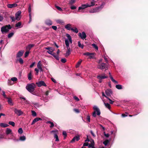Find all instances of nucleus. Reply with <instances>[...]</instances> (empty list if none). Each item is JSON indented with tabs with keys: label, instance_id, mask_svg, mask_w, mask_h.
Wrapping results in <instances>:
<instances>
[{
	"label": "nucleus",
	"instance_id": "423d86ee",
	"mask_svg": "<svg viewBox=\"0 0 148 148\" xmlns=\"http://www.w3.org/2000/svg\"><path fill=\"white\" fill-rule=\"evenodd\" d=\"M90 142L91 144H89L88 143H85L83 144V146H88L89 148L93 147L94 146V142L93 140L91 139L90 140Z\"/></svg>",
	"mask_w": 148,
	"mask_h": 148
},
{
	"label": "nucleus",
	"instance_id": "774afa93",
	"mask_svg": "<svg viewBox=\"0 0 148 148\" xmlns=\"http://www.w3.org/2000/svg\"><path fill=\"white\" fill-rule=\"evenodd\" d=\"M70 8L72 10H74L75 9L76 7L74 5H72L71 7Z\"/></svg>",
	"mask_w": 148,
	"mask_h": 148
},
{
	"label": "nucleus",
	"instance_id": "9b49d317",
	"mask_svg": "<svg viewBox=\"0 0 148 148\" xmlns=\"http://www.w3.org/2000/svg\"><path fill=\"white\" fill-rule=\"evenodd\" d=\"M45 49L48 50L47 52L50 54H52L55 50V49L52 47H45Z\"/></svg>",
	"mask_w": 148,
	"mask_h": 148
},
{
	"label": "nucleus",
	"instance_id": "3c124183",
	"mask_svg": "<svg viewBox=\"0 0 148 148\" xmlns=\"http://www.w3.org/2000/svg\"><path fill=\"white\" fill-rule=\"evenodd\" d=\"M29 51H27L25 53L24 55L25 57H27L29 54Z\"/></svg>",
	"mask_w": 148,
	"mask_h": 148
},
{
	"label": "nucleus",
	"instance_id": "58836bf2",
	"mask_svg": "<svg viewBox=\"0 0 148 148\" xmlns=\"http://www.w3.org/2000/svg\"><path fill=\"white\" fill-rule=\"evenodd\" d=\"M14 33L13 32H11L8 35V38H10L12 37L14 35Z\"/></svg>",
	"mask_w": 148,
	"mask_h": 148
},
{
	"label": "nucleus",
	"instance_id": "a211bd4d",
	"mask_svg": "<svg viewBox=\"0 0 148 148\" xmlns=\"http://www.w3.org/2000/svg\"><path fill=\"white\" fill-rule=\"evenodd\" d=\"M24 53V51L23 50H21L18 51L16 55V57L18 58H20L23 55Z\"/></svg>",
	"mask_w": 148,
	"mask_h": 148
},
{
	"label": "nucleus",
	"instance_id": "bb28decb",
	"mask_svg": "<svg viewBox=\"0 0 148 148\" xmlns=\"http://www.w3.org/2000/svg\"><path fill=\"white\" fill-rule=\"evenodd\" d=\"M9 126V125L8 124L6 123H0V126L3 127H5L8 126Z\"/></svg>",
	"mask_w": 148,
	"mask_h": 148
},
{
	"label": "nucleus",
	"instance_id": "dca6fc26",
	"mask_svg": "<svg viewBox=\"0 0 148 148\" xmlns=\"http://www.w3.org/2000/svg\"><path fill=\"white\" fill-rule=\"evenodd\" d=\"M97 77L98 79H102L107 78L108 76L105 75V74H102L98 75Z\"/></svg>",
	"mask_w": 148,
	"mask_h": 148
},
{
	"label": "nucleus",
	"instance_id": "2f4dec72",
	"mask_svg": "<svg viewBox=\"0 0 148 148\" xmlns=\"http://www.w3.org/2000/svg\"><path fill=\"white\" fill-rule=\"evenodd\" d=\"M50 133L51 134H53L54 135H55V134H57L58 133V131L57 130H52L51 131Z\"/></svg>",
	"mask_w": 148,
	"mask_h": 148
},
{
	"label": "nucleus",
	"instance_id": "412c9836",
	"mask_svg": "<svg viewBox=\"0 0 148 148\" xmlns=\"http://www.w3.org/2000/svg\"><path fill=\"white\" fill-rule=\"evenodd\" d=\"M109 75L110 77L111 80H112V81L113 82H114V83H115V84H118V82L117 81H116L113 78V77H112V75H111V73L110 72L109 73Z\"/></svg>",
	"mask_w": 148,
	"mask_h": 148
},
{
	"label": "nucleus",
	"instance_id": "bf43d9fd",
	"mask_svg": "<svg viewBox=\"0 0 148 148\" xmlns=\"http://www.w3.org/2000/svg\"><path fill=\"white\" fill-rule=\"evenodd\" d=\"M2 93H3V95L4 97L5 98H7L8 97H6V96L5 94V92L4 91H2Z\"/></svg>",
	"mask_w": 148,
	"mask_h": 148
},
{
	"label": "nucleus",
	"instance_id": "603ef678",
	"mask_svg": "<svg viewBox=\"0 0 148 148\" xmlns=\"http://www.w3.org/2000/svg\"><path fill=\"white\" fill-rule=\"evenodd\" d=\"M18 61H19L20 63L21 64H23V61L22 59L21 58H20L18 60Z\"/></svg>",
	"mask_w": 148,
	"mask_h": 148
},
{
	"label": "nucleus",
	"instance_id": "37998d69",
	"mask_svg": "<svg viewBox=\"0 0 148 148\" xmlns=\"http://www.w3.org/2000/svg\"><path fill=\"white\" fill-rule=\"evenodd\" d=\"M56 22L58 23H60L61 24H63L64 23V21L60 20H57Z\"/></svg>",
	"mask_w": 148,
	"mask_h": 148
},
{
	"label": "nucleus",
	"instance_id": "052dcab7",
	"mask_svg": "<svg viewBox=\"0 0 148 148\" xmlns=\"http://www.w3.org/2000/svg\"><path fill=\"white\" fill-rule=\"evenodd\" d=\"M61 61L63 63H65L66 61V59L65 58H62L61 60Z\"/></svg>",
	"mask_w": 148,
	"mask_h": 148
},
{
	"label": "nucleus",
	"instance_id": "b1692460",
	"mask_svg": "<svg viewBox=\"0 0 148 148\" xmlns=\"http://www.w3.org/2000/svg\"><path fill=\"white\" fill-rule=\"evenodd\" d=\"M65 28L67 30H71L72 28H71V25L70 24H68L65 26Z\"/></svg>",
	"mask_w": 148,
	"mask_h": 148
},
{
	"label": "nucleus",
	"instance_id": "c9c22d12",
	"mask_svg": "<svg viewBox=\"0 0 148 148\" xmlns=\"http://www.w3.org/2000/svg\"><path fill=\"white\" fill-rule=\"evenodd\" d=\"M71 30L76 33H77L78 32L77 29L76 27H74V28H72Z\"/></svg>",
	"mask_w": 148,
	"mask_h": 148
},
{
	"label": "nucleus",
	"instance_id": "4be33fe9",
	"mask_svg": "<svg viewBox=\"0 0 148 148\" xmlns=\"http://www.w3.org/2000/svg\"><path fill=\"white\" fill-rule=\"evenodd\" d=\"M17 5L16 3L13 4H8L7 5V7L9 8H12L17 6Z\"/></svg>",
	"mask_w": 148,
	"mask_h": 148
},
{
	"label": "nucleus",
	"instance_id": "c03bdc74",
	"mask_svg": "<svg viewBox=\"0 0 148 148\" xmlns=\"http://www.w3.org/2000/svg\"><path fill=\"white\" fill-rule=\"evenodd\" d=\"M18 132L19 134H22L23 133L22 129L21 128H19L18 130Z\"/></svg>",
	"mask_w": 148,
	"mask_h": 148
},
{
	"label": "nucleus",
	"instance_id": "a18cd8bd",
	"mask_svg": "<svg viewBox=\"0 0 148 148\" xmlns=\"http://www.w3.org/2000/svg\"><path fill=\"white\" fill-rule=\"evenodd\" d=\"M31 112L33 116H36V113L34 111L32 110Z\"/></svg>",
	"mask_w": 148,
	"mask_h": 148
},
{
	"label": "nucleus",
	"instance_id": "0e129e2a",
	"mask_svg": "<svg viewBox=\"0 0 148 148\" xmlns=\"http://www.w3.org/2000/svg\"><path fill=\"white\" fill-rule=\"evenodd\" d=\"M107 99H108V100L110 101V103L111 104H112L114 101H112L111 99H109L108 97H107Z\"/></svg>",
	"mask_w": 148,
	"mask_h": 148
},
{
	"label": "nucleus",
	"instance_id": "ea45409f",
	"mask_svg": "<svg viewBox=\"0 0 148 148\" xmlns=\"http://www.w3.org/2000/svg\"><path fill=\"white\" fill-rule=\"evenodd\" d=\"M54 137L55 138V141H58L59 140V139L58 138V137L57 134H55V135L54 136Z\"/></svg>",
	"mask_w": 148,
	"mask_h": 148
},
{
	"label": "nucleus",
	"instance_id": "0eeeda50",
	"mask_svg": "<svg viewBox=\"0 0 148 148\" xmlns=\"http://www.w3.org/2000/svg\"><path fill=\"white\" fill-rule=\"evenodd\" d=\"M102 8L101 6L100 7L95 8L89 11V12L90 13H94L99 12Z\"/></svg>",
	"mask_w": 148,
	"mask_h": 148
},
{
	"label": "nucleus",
	"instance_id": "20e7f679",
	"mask_svg": "<svg viewBox=\"0 0 148 148\" xmlns=\"http://www.w3.org/2000/svg\"><path fill=\"white\" fill-rule=\"evenodd\" d=\"M11 27L10 25L3 26L1 28V31L2 34H4L8 32Z\"/></svg>",
	"mask_w": 148,
	"mask_h": 148
},
{
	"label": "nucleus",
	"instance_id": "5701e85b",
	"mask_svg": "<svg viewBox=\"0 0 148 148\" xmlns=\"http://www.w3.org/2000/svg\"><path fill=\"white\" fill-rule=\"evenodd\" d=\"M67 50L66 51V53L64 54L66 57H68L71 54V49L70 48H67Z\"/></svg>",
	"mask_w": 148,
	"mask_h": 148
},
{
	"label": "nucleus",
	"instance_id": "9d476101",
	"mask_svg": "<svg viewBox=\"0 0 148 148\" xmlns=\"http://www.w3.org/2000/svg\"><path fill=\"white\" fill-rule=\"evenodd\" d=\"M14 112L18 116H20L23 114V112L21 110H18L16 108L14 109Z\"/></svg>",
	"mask_w": 148,
	"mask_h": 148
},
{
	"label": "nucleus",
	"instance_id": "f257e3e1",
	"mask_svg": "<svg viewBox=\"0 0 148 148\" xmlns=\"http://www.w3.org/2000/svg\"><path fill=\"white\" fill-rule=\"evenodd\" d=\"M66 36L68 38L65 40V43L67 48L69 49V48H70L69 43L72 44V40L71 37L69 34H66Z\"/></svg>",
	"mask_w": 148,
	"mask_h": 148
},
{
	"label": "nucleus",
	"instance_id": "4c0bfd02",
	"mask_svg": "<svg viewBox=\"0 0 148 148\" xmlns=\"http://www.w3.org/2000/svg\"><path fill=\"white\" fill-rule=\"evenodd\" d=\"M82 60H80L77 63L76 66L77 68L78 67L79 65H80L82 62Z\"/></svg>",
	"mask_w": 148,
	"mask_h": 148
},
{
	"label": "nucleus",
	"instance_id": "680f3d73",
	"mask_svg": "<svg viewBox=\"0 0 148 148\" xmlns=\"http://www.w3.org/2000/svg\"><path fill=\"white\" fill-rule=\"evenodd\" d=\"M56 7L60 11H62V10L61 9V8H60V7H59V6H56Z\"/></svg>",
	"mask_w": 148,
	"mask_h": 148
},
{
	"label": "nucleus",
	"instance_id": "1a4fd4ad",
	"mask_svg": "<svg viewBox=\"0 0 148 148\" xmlns=\"http://www.w3.org/2000/svg\"><path fill=\"white\" fill-rule=\"evenodd\" d=\"M21 11H18L15 14V19L16 20L19 21L20 20L21 17Z\"/></svg>",
	"mask_w": 148,
	"mask_h": 148
},
{
	"label": "nucleus",
	"instance_id": "4468645a",
	"mask_svg": "<svg viewBox=\"0 0 148 148\" xmlns=\"http://www.w3.org/2000/svg\"><path fill=\"white\" fill-rule=\"evenodd\" d=\"M79 36L82 39H84L86 37V35L85 33L84 32L82 33H79L78 34Z\"/></svg>",
	"mask_w": 148,
	"mask_h": 148
},
{
	"label": "nucleus",
	"instance_id": "393cba45",
	"mask_svg": "<svg viewBox=\"0 0 148 148\" xmlns=\"http://www.w3.org/2000/svg\"><path fill=\"white\" fill-rule=\"evenodd\" d=\"M42 119L40 118H36L35 119H34L33 121L32 122V125H33L34 123H35L36 122L39 121V120H41Z\"/></svg>",
	"mask_w": 148,
	"mask_h": 148
},
{
	"label": "nucleus",
	"instance_id": "69168bd1",
	"mask_svg": "<svg viewBox=\"0 0 148 148\" xmlns=\"http://www.w3.org/2000/svg\"><path fill=\"white\" fill-rule=\"evenodd\" d=\"M54 57L57 60H59V58L58 56V54L57 55H56V56H55Z\"/></svg>",
	"mask_w": 148,
	"mask_h": 148
},
{
	"label": "nucleus",
	"instance_id": "864d4df0",
	"mask_svg": "<svg viewBox=\"0 0 148 148\" xmlns=\"http://www.w3.org/2000/svg\"><path fill=\"white\" fill-rule=\"evenodd\" d=\"M21 99H23V100H25V103L27 104L29 103V101H28L27 100H25L26 99H25V98H24V97H21Z\"/></svg>",
	"mask_w": 148,
	"mask_h": 148
},
{
	"label": "nucleus",
	"instance_id": "39448f33",
	"mask_svg": "<svg viewBox=\"0 0 148 148\" xmlns=\"http://www.w3.org/2000/svg\"><path fill=\"white\" fill-rule=\"evenodd\" d=\"M97 67L98 68L101 69H107L108 68V66L106 64L104 63H102L101 64H99L97 66Z\"/></svg>",
	"mask_w": 148,
	"mask_h": 148
},
{
	"label": "nucleus",
	"instance_id": "f8f14e48",
	"mask_svg": "<svg viewBox=\"0 0 148 148\" xmlns=\"http://www.w3.org/2000/svg\"><path fill=\"white\" fill-rule=\"evenodd\" d=\"M36 84H37L38 87H40L42 86H47L45 82L43 81H42L36 82Z\"/></svg>",
	"mask_w": 148,
	"mask_h": 148
},
{
	"label": "nucleus",
	"instance_id": "a19ab883",
	"mask_svg": "<svg viewBox=\"0 0 148 148\" xmlns=\"http://www.w3.org/2000/svg\"><path fill=\"white\" fill-rule=\"evenodd\" d=\"M75 0H70L69 1V4L72 5L75 3Z\"/></svg>",
	"mask_w": 148,
	"mask_h": 148
},
{
	"label": "nucleus",
	"instance_id": "f704fd0d",
	"mask_svg": "<svg viewBox=\"0 0 148 148\" xmlns=\"http://www.w3.org/2000/svg\"><path fill=\"white\" fill-rule=\"evenodd\" d=\"M47 123H49L51 124V125L50 126V127H54V125L53 123L50 121H48L47 122Z\"/></svg>",
	"mask_w": 148,
	"mask_h": 148
},
{
	"label": "nucleus",
	"instance_id": "ddd939ff",
	"mask_svg": "<svg viewBox=\"0 0 148 148\" xmlns=\"http://www.w3.org/2000/svg\"><path fill=\"white\" fill-rule=\"evenodd\" d=\"M28 11L29 12V23H30L32 21V16H31V8L30 4L29 5Z\"/></svg>",
	"mask_w": 148,
	"mask_h": 148
},
{
	"label": "nucleus",
	"instance_id": "7ed1b4c3",
	"mask_svg": "<svg viewBox=\"0 0 148 148\" xmlns=\"http://www.w3.org/2000/svg\"><path fill=\"white\" fill-rule=\"evenodd\" d=\"M93 108L94 110V112L92 113V115L94 117H96V114L98 116L100 115L101 112L100 110L98 107L96 106H93Z\"/></svg>",
	"mask_w": 148,
	"mask_h": 148
},
{
	"label": "nucleus",
	"instance_id": "6ab92c4d",
	"mask_svg": "<svg viewBox=\"0 0 148 148\" xmlns=\"http://www.w3.org/2000/svg\"><path fill=\"white\" fill-rule=\"evenodd\" d=\"M112 91L111 89H107L105 91V93L107 96H109L112 94Z\"/></svg>",
	"mask_w": 148,
	"mask_h": 148
},
{
	"label": "nucleus",
	"instance_id": "f03ea898",
	"mask_svg": "<svg viewBox=\"0 0 148 148\" xmlns=\"http://www.w3.org/2000/svg\"><path fill=\"white\" fill-rule=\"evenodd\" d=\"M36 85L34 83H32L27 84L26 87V89L29 92L32 93L34 92Z\"/></svg>",
	"mask_w": 148,
	"mask_h": 148
},
{
	"label": "nucleus",
	"instance_id": "338daca9",
	"mask_svg": "<svg viewBox=\"0 0 148 148\" xmlns=\"http://www.w3.org/2000/svg\"><path fill=\"white\" fill-rule=\"evenodd\" d=\"M52 28L54 30H56L57 29V27L56 26H52Z\"/></svg>",
	"mask_w": 148,
	"mask_h": 148
},
{
	"label": "nucleus",
	"instance_id": "c85d7f7f",
	"mask_svg": "<svg viewBox=\"0 0 148 148\" xmlns=\"http://www.w3.org/2000/svg\"><path fill=\"white\" fill-rule=\"evenodd\" d=\"M104 104L106 106V107L109 110H110L111 108L110 106V104L108 103H106L104 102Z\"/></svg>",
	"mask_w": 148,
	"mask_h": 148
},
{
	"label": "nucleus",
	"instance_id": "5fc2aeb1",
	"mask_svg": "<svg viewBox=\"0 0 148 148\" xmlns=\"http://www.w3.org/2000/svg\"><path fill=\"white\" fill-rule=\"evenodd\" d=\"M17 78L16 77H12L11 78V80L13 82H15L17 81Z\"/></svg>",
	"mask_w": 148,
	"mask_h": 148
},
{
	"label": "nucleus",
	"instance_id": "c756f323",
	"mask_svg": "<svg viewBox=\"0 0 148 148\" xmlns=\"http://www.w3.org/2000/svg\"><path fill=\"white\" fill-rule=\"evenodd\" d=\"M21 22H19L16 24L15 25V27H17L18 28H20L21 27Z\"/></svg>",
	"mask_w": 148,
	"mask_h": 148
},
{
	"label": "nucleus",
	"instance_id": "e2e57ef3",
	"mask_svg": "<svg viewBox=\"0 0 148 148\" xmlns=\"http://www.w3.org/2000/svg\"><path fill=\"white\" fill-rule=\"evenodd\" d=\"M90 53H89L88 52H87L84 53L83 55L85 56H88L90 54Z\"/></svg>",
	"mask_w": 148,
	"mask_h": 148
},
{
	"label": "nucleus",
	"instance_id": "2eb2a0df",
	"mask_svg": "<svg viewBox=\"0 0 148 148\" xmlns=\"http://www.w3.org/2000/svg\"><path fill=\"white\" fill-rule=\"evenodd\" d=\"M42 64L41 61H39L37 65V66L38 69L39 70L40 72L42 71H43L42 69Z\"/></svg>",
	"mask_w": 148,
	"mask_h": 148
},
{
	"label": "nucleus",
	"instance_id": "09e8293b",
	"mask_svg": "<svg viewBox=\"0 0 148 148\" xmlns=\"http://www.w3.org/2000/svg\"><path fill=\"white\" fill-rule=\"evenodd\" d=\"M9 124L13 127L15 126V123L14 122L10 121L9 122Z\"/></svg>",
	"mask_w": 148,
	"mask_h": 148
},
{
	"label": "nucleus",
	"instance_id": "cd10ccee",
	"mask_svg": "<svg viewBox=\"0 0 148 148\" xmlns=\"http://www.w3.org/2000/svg\"><path fill=\"white\" fill-rule=\"evenodd\" d=\"M7 99H8V103L11 106H13V103L12 102V99L10 98H8Z\"/></svg>",
	"mask_w": 148,
	"mask_h": 148
},
{
	"label": "nucleus",
	"instance_id": "4d7b16f0",
	"mask_svg": "<svg viewBox=\"0 0 148 148\" xmlns=\"http://www.w3.org/2000/svg\"><path fill=\"white\" fill-rule=\"evenodd\" d=\"M34 70H35V71H36V75H38V72H39V70L38 69H37L36 68Z\"/></svg>",
	"mask_w": 148,
	"mask_h": 148
},
{
	"label": "nucleus",
	"instance_id": "6e6552de",
	"mask_svg": "<svg viewBox=\"0 0 148 148\" xmlns=\"http://www.w3.org/2000/svg\"><path fill=\"white\" fill-rule=\"evenodd\" d=\"M94 2H91V4H90L88 3H86V4L82 5V7H83L84 9L85 8L88 7H90L94 6Z\"/></svg>",
	"mask_w": 148,
	"mask_h": 148
},
{
	"label": "nucleus",
	"instance_id": "f3484780",
	"mask_svg": "<svg viewBox=\"0 0 148 148\" xmlns=\"http://www.w3.org/2000/svg\"><path fill=\"white\" fill-rule=\"evenodd\" d=\"M80 139V137L79 136H77L74 137L71 141V143H73L75 141H78Z\"/></svg>",
	"mask_w": 148,
	"mask_h": 148
},
{
	"label": "nucleus",
	"instance_id": "79ce46f5",
	"mask_svg": "<svg viewBox=\"0 0 148 148\" xmlns=\"http://www.w3.org/2000/svg\"><path fill=\"white\" fill-rule=\"evenodd\" d=\"M25 139L26 138L25 136H21L20 138V140L21 141H24Z\"/></svg>",
	"mask_w": 148,
	"mask_h": 148
},
{
	"label": "nucleus",
	"instance_id": "6e6d98bb",
	"mask_svg": "<svg viewBox=\"0 0 148 148\" xmlns=\"http://www.w3.org/2000/svg\"><path fill=\"white\" fill-rule=\"evenodd\" d=\"M63 135L64 136V138H65L67 134L66 132L65 131H63Z\"/></svg>",
	"mask_w": 148,
	"mask_h": 148
},
{
	"label": "nucleus",
	"instance_id": "473e14b6",
	"mask_svg": "<svg viewBox=\"0 0 148 148\" xmlns=\"http://www.w3.org/2000/svg\"><path fill=\"white\" fill-rule=\"evenodd\" d=\"M95 53H90V54L89 55V58L90 59L93 58L94 57Z\"/></svg>",
	"mask_w": 148,
	"mask_h": 148
},
{
	"label": "nucleus",
	"instance_id": "13d9d810",
	"mask_svg": "<svg viewBox=\"0 0 148 148\" xmlns=\"http://www.w3.org/2000/svg\"><path fill=\"white\" fill-rule=\"evenodd\" d=\"M10 18L12 19V21H14L16 20L15 18L13 16H10Z\"/></svg>",
	"mask_w": 148,
	"mask_h": 148
},
{
	"label": "nucleus",
	"instance_id": "e433bc0d",
	"mask_svg": "<svg viewBox=\"0 0 148 148\" xmlns=\"http://www.w3.org/2000/svg\"><path fill=\"white\" fill-rule=\"evenodd\" d=\"M116 87L118 89H121L122 88V86L121 85H116Z\"/></svg>",
	"mask_w": 148,
	"mask_h": 148
},
{
	"label": "nucleus",
	"instance_id": "aec40b11",
	"mask_svg": "<svg viewBox=\"0 0 148 148\" xmlns=\"http://www.w3.org/2000/svg\"><path fill=\"white\" fill-rule=\"evenodd\" d=\"M45 23L47 25L50 26L52 24V22L50 19H47L45 21Z\"/></svg>",
	"mask_w": 148,
	"mask_h": 148
},
{
	"label": "nucleus",
	"instance_id": "de8ad7c7",
	"mask_svg": "<svg viewBox=\"0 0 148 148\" xmlns=\"http://www.w3.org/2000/svg\"><path fill=\"white\" fill-rule=\"evenodd\" d=\"M109 141L108 140H106L103 142V144L105 145L106 146L109 143Z\"/></svg>",
	"mask_w": 148,
	"mask_h": 148
},
{
	"label": "nucleus",
	"instance_id": "a878e982",
	"mask_svg": "<svg viewBox=\"0 0 148 148\" xmlns=\"http://www.w3.org/2000/svg\"><path fill=\"white\" fill-rule=\"evenodd\" d=\"M6 133L7 135L12 134V130L8 128H7L6 129Z\"/></svg>",
	"mask_w": 148,
	"mask_h": 148
},
{
	"label": "nucleus",
	"instance_id": "8fccbe9b",
	"mask_svg": "<svg viewBox=\"0 0 148 148\" xmlns=\"http://www.w3.org/2000/svg\"><path fill=\"white\" fill-rule=\"evenodd\" d=\"M28 79L29 80H30L32 79V74L31 73H30L28 75Z\"/></svg>",
	"mask_w": 148,
	"mask_h": 148
},
{
	"label": "nucleus",
	"instance_id": "49530a36",
	"mask_svg": "<svg viewBox=\"0 0 148 148\" xmlns=\"http://www.w3.org/2000/svg\"><path fill=\"white\" fill-rule=\"evenodd\" d=\"M92 46L93 47L95 48V49L97 50H98V47L97 45H96L95 44H92Z\"/></svg>",
	"mask_w": 148,
	"mask_h": 148
},
{
	"label": "nucleus",
	"instance_id": "72a5a7b5",
	"mask_svg": "<svg viewBox=\"0 0 148 148\" xmlns=\"http://www.w3.org/2000/svg\"><path fill=\"white\" fill-rule=\"evenodd\" d=\"M78 46L82 49L83 48L84 45L83 44H81L80 41H78Z\"/></svg>",
	"mask_w": 148,
	"mask_h": 148
},
{
	"label": "nucleus",
	"instance_id": "7c9ffc66",
	"mask_svg": "<svg viewBox=\"0 0 148 148\" xmlns=\"http://www.w3.org/2000/svg\"><path fill=\"white\" fill-rule=\"evenodd\" d=\"M34 46V44L29 45L26 47V49H27L30 50Z\"/></svg>",
	"mask_w": 148,
	"mask_h": 148
}]
</instances>
